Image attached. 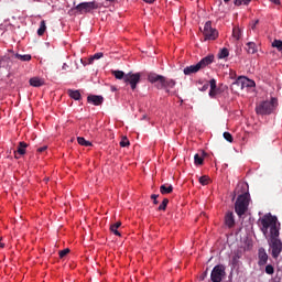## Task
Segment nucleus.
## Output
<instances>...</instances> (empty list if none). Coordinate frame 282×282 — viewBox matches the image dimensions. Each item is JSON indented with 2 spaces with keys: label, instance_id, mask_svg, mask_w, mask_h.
Segmentation results:
<instances>
[{
  "label": "nucleus",
  "instance_id": "1",
  "mask_svg": "<svg viewBox=\"0 0 282 282\" xmlns=\"http://www.w3.org/2000/svg\"><path fill=\"white\" fill-rule=\"evenodd\" d=\"M258 224H261L260 229L264 237L268 235V229L270 228L269 246L271 248V254L273 259H279V256L282 252V242L281 239H279L281 230V223H279V218L269 213L265 214L263 218H260Z\"/></svg>",
  "mask_w": 282,
  "mask_h": 282
},
{
  "label": "nucleus",
  "instance_id": "2",
  "mask_svg": "<svg viewBox=\"0 0 282 282\" xmlns=\"http://www.w3.org/2000/svg\"><path fill=\"white\" fill-rule=\"evenodd\" d=\"M235 194L238 198L235 203V212L238 217H243L248 212V206H250V193H248V184L239 183L235 189Z\"/></svg>",
  "mask_w": 282,
  "mask_h": 282
},
{
  "label": "nucleus",
  "instance_id": "3",
  "mask_svg": "<svg viewBox=\"0 0 282 282\" xmlns=\"http://www.w3.org/2000/svg\"><path fill=\"white\" fill-rule=\"evenodd\" d=\"M276 107H279V99L272 97L270 100H263L257 104L256 113L258 116H270L276 111Z\"/></svg>",
  "mask_w": 282,
  "mask_h": 282
},
{
  "label": "nucleus",
  "instance_id": "4",
  "mask_svg": "<svg viewBox=\"0 0 282 282\" xmlns=\"http://www.w3.org/2000/svg\"><path fill=\"white\" fill-rule=\"evenodd\" d=\"M212 63H215V55H207L206 57L202 58L197 64L186 66L183 69V73L185 76H191V74H197L200 69H205V67H208V65H212Z\"/></svg>",
  "mask_w": 282,
  "mask_h": 282
},
{
  "label": "nucleus",
  "instance_id": "5",
  "mask_svg": "<svg viewBox=\"0 0 282 282\" xmlns=\"http://www.w3.org/2000/svg\"><path fill=\"white\" fill-rule=\"evenodd\" d=\"M203 36H205V41H216L219 37V31L213 28V22L207 21L204 25Z\"/></svg>",
  "mask_w": 282,
  "mask_h": 282
},
{
  "label": "nucleus",
  "instance_id": "6",
  "mask_svg": "<svg viewBox=\"0 0 282 282\" xmlns=\"http://www.w3.org/2000/svg\"><path fill=\"white\" fill-rule=\"evenodd\" d=\"M141 78H142V74L140 73H128L126 74L123 83H126V85H130V88L132 89V91H135V89H138V85Z\"/></svg>",
  "mask_w": 282,
  "mask_h": 282
},
{
  "label": "nucleus",
  "instance_id": "7",
  "mask_svg": "<svg viewBox=\"0 0 282 282\" xmlns=\"http://www.w3.org/2000/svg\"><path fill=\"white\" fill-rule=\"evenodd\" d=\"M75 10L78 12V14H87L93 10H98V4L96 1L82 2L75 7Z\"/></svg>",
  "mask_w": 282,
  "mask_h": 282
},
{
  "label": "nucleus",
  "instance_id": "8",
  "mask_svg": "<svg viewBox=\"0 0 282 282\" xmlns=\"http://www.w3.org/2000/svg\"><path fill=\"white\" fill-rule=\"evenodd\" d=\"M224 276H226V267L224 264H217L214 267L210 279L213 282H220L223 281Z\"/></svg>",
  "mask_w": 282,
  "mask_h": 282
},
{
  "label": "nucleus",
  "instance_id": "9",
  "mask_svg": "<svg viewBox=\"0 0 282 282\" xmlns=\"http://www.w3.org/2000/svg\"><path fill=\"white\" fill-rule=\"evenodd\" d=\"M148 80H149V83L154 85V87H156V89H164V80H165L164 76L158 75L156 73H150L148 75Z\"/></svg>",
  "mask_w": 282,
  "mask_h": 282
},
{
  "label": "nucleus",
  "instance_id": "10",
  "mask_svg": "<svg viewBox=\"0 0 282 282\" xmlns=\"http://www.w3.org/2000/svg\"><path fill=\"white\" fill-rule=\"evenodd\" d=\"M246 87V78L239 77L236 82L231 84V90L232 91H243Z\"/></svg>",
  "mask_w": 282,
  "mask_h": 282
},
{
  "label": "nucleus",
  "instance_id": "11",
  "mask_svg": "<svg viewBox=\"0 0 282 282\" xmlns=\"http://www.w3.org/2000/svg\"><path fill=\"white\" fill-rule=\"evenodd\" d=\"M87 101L95 107H100L105 102V98L100 95H90L87 97Z\"/></svg>",
  "mask_w": 282,
  "mask_h": 282
},
{
  "label": "nucleus",
  "instance_id": "12",
  "mask_svg": "<svg viewBox=\"0 0 282 282\" xmlns=\"http://www.w3.org/2000/svg\"><path fill=\"white\" fill-rule=\"evenodd\" d=\"M225 225L228 228L235 227V214L232 212H227L225 215Z\"/></svg>",
  "mask_w": 282,
  "mask_h": 282
},
{
  "label": "nucleus",
  "instance_id": "13",
  "mask_svg": "<svg viewBox=\"0 0 282 282\" xmlns=\"http://www.w3.org/2000/svg\"><path fill=\"white\" fill-rule=\"evenodd\" d=\"M259 265H265L268 263V253L264 248H260L258 251Z\"/></svg>",
  "mask_w": 282,
  "mask_h": 282
},
{
  "label": "nucleus",
  "instance_id": "14",
  "mask_svg": "<svg viewBox=\"0 0 282 282\" xmlns=\"http://www.w3.org/2000/svg\"><path fill=\"white\" fill-rule=\"evenodd\" d=\"M26 147H28V143H25V142H23V141L19 142L18 149H17V151H14V158H15L17 160H19V155H25V153H26V151H25Z\"/></svg>",
  "mask_w": 282,
  "mask_h": 282
},
{
  "label": "nucleus",
  "instance_id": "15",
  "mask_svg": "<svg viewBox=\"0 0 282 282\" xmlns=\"http://www.w3.org/2000/svg\"><path fill=\"white\" fill-rule=\"evenodd\" d=\"M29 83H30L31 87H43V85H45V80H43L40 77H32L29 80Z\"/></svg>",
  "mask_w": 282,
  "mask_h": 282
},
{
  "label": "nucleus",
  "instance_id": "16",
  "mask_svg": "<svg viewBox=\"0 0 282 282\" xmlns=\"http://www.w3.org/2000/svg\"><path fill=\"white\" fill-rule=\"evenodd\" d=\"M104 54L102 53H96L93 56H90L88 58V63L87 62H83V59H80V62L83 63V65H91L94 63V61H99V58H102Z\"/></svg>",
  "mask_w": 282,
  "mask_h": 282
},
{
  "label": "nucleus",
  "instance_id": "17",
  "mask_svg": "<svg viewBox=\"0 0 282 282\" xmlns=\"http://www.w3.org/2000/svg\"><path fill=\"white\" fill-rule=\"evenodd\" d=\"M160 193L162 195H170V193H173V185H169V184L161 185Z\"/></svg>",
  "mask_w": 282,
  "mask_h": 282
},
{
  "label": "nucleus",
  "instance_id": "18",
  "mask_svg": "<svg viewBox=\"0 0 282 282\" xmlns=\"http://www.w3.org/2000/svg\"><path fill=\"white\" fill-rule=\"evenodd\" d=\"M246 51L249 54H257V52H258L257 44L254 42H248Z\"/></svg>",
  "mask_w": 282,
  "mask_h": 282
},
{
  "label": "nucleus",
  "instance_id": "19",
  "mask_svg": "<svg viewBox=\"0 0 282 282\" xmlns=\"http://www.w3.org/2000/svg\"><path fill=\"white\" fill-rule=\"evenodd\" d=\"M175 85H176L175 79H169L165 77L163 89H173V87H175Z\"/></svg>",
  "mask_w": 282,
  "mask_h": 282
},
{
  "label": "nucleus",
  "instance_id": "20",
  "mask_svg": "<svg viewBox=\"0 0 282 282\" xmlns=\"http://www.w3.org/2000/svg\"><path fill=\"white\" fill-rule=\"evenodd\" d=\"M120 226H122V223H120V221H117L110 226V231L113 232V235H116L117 237H120V231H118Z\"/></svg>",
  "mask_w": 282,
  "mask_h": 282
},
{
  "label": "nucleus",
  "instance_id": "21",
  "mask_svg": "<svg viewBox=\"0 0 282 282\" xmlns=\"http://www.w3.org/2000/svg\"><path fill=\"white\" fill-rule=\"evenodd\" d=\"M112 75L115 76V78H117V80H124V78L127 77V74H124V72L122 70H112Z\"/></svg>",
  "mask_w": 282,
  "mask_h": 282
},
{
  "label": "nucleus",
  "instance_id": "22",
  "mask_svg": "<svg viewBox=\"0 0 282 282\" xmlns=\"http://www.w3.org/2000/svg\"><path fill=\"white\" fill-rule=\"evenodd\" d=\"M45 30H47V26H46V24H45V20H42V21L40 22V28H39V30H37V35H39V36H43V35L45 34Z\"/></svg>",
  "mask_w": 282,
  "mask_h": 282
},
{
  "label": "nucleus",
  "instance_id": "23",
  "mask_svg": "<svg viewBox=\"0 0 282 282\" xmlns=\"http://www.w3.org/2000/svg\"><path fill=\"white\" fill-rule=\"evenodd\" d=\"M15 58H18L19 61H22V62H28V61H32V55H30V54H26V55L15 54Z\"/></svg>",
  "mask_w": 282,
  "mask_h": 282
},
{
  "label": "nucleus",
  "instance_id": "24",
  "mask_svg": "<svg viewBox=\"0 0 282 282\" xmlns=\"http://www.w3.org/2000/svg\"><path fill=\"white\" fill-rule=\"evenodd\" d=\"M228 56H230L228 48H221L218 53V58H228Z\"/></svg>",
  "mask_w": 282,
  "mask_h": 282
},
{
  "label": "nucleus",
  "instance_id": "25",
  "mask_svg": "<svg viewBox=\"0 0 282 282\" xmlns=\"http://www.w3.org/2000/svg\"><path fill=\"white\" fill-rule=\"evenodd\" d=\"M69 96L73 100H80V91L78 90H68Z\"/></svg>",
  "mask_w": 282,
  "mask_h": 282
},
{
  "label": "nucleus",
  "instance_id": "26",
  "mask_svg": "<svg viewBox=\"0 0 282 282\" xmlns=\"http://www.w3.org/2000/svg\"><path fill=\"white\" fill-rule=\"evenodd\" d=\"M77 142H78V144H80L82 147H91V142L85 140V138H83V137H78V138H77Z\"/></svg>",
  "mask_w": 282,
  "mask_h": 282
},
{
  "label": "nucleus",
  "instance_id": "27",
  "mask_svg": "<svg viewBox=\"0 0 282 282\" xmlns=\"http://www.w3.org/2000/svg\"><path fill=\"white\" fill-rule=\"evenodd\" d=\"M232 36H234V39H236V41H239V39H241V29L234 28Z\"/></svg>",
  "mask_w": 282,
  "mask_h": 282
},
{
  "label": "nucleus",
  "instance_id": "28",
  "mask_svg": "<svg viewBox=\"0 0 282 282\" xmlns=\"http://www.w3.org/2000/svg\"><path fill=\"white\" fill-rule=\"evenodd\" d=\"M198 182L199 184H202V186H208V182H210V177H208L207 175L200 176Z\"/></svg>",
  "mask_w": 282,
  "mask_h": 282
},
{
  "label": "nucleus",
  "instance_id": "29",
  "mask_svg": "<svg viewBox=\"0 0 282 282\" xmlns=\"http://www.w3.org/2000/svg\"><path fill=\"white\" fill-rule=\"evenodd\" d=\"M194 164L197 166L204 164V158H202L199 154L194 155Z\"/></svg>",
  "mask_w": 282,
  "mask_h": 282
},
{
  "label": "nucleus",
  "instance_id": "30",
  "mask_svg": "<svg viewBox=\"0 0 282 282\" xmlns=\"http://www.w3.org/2000/svg\"><path fill=\"white\" fill-rule=\"evenodd\" d=\"M272 47H276L278 52H282V41L281 40H274L272 42Z\"/></svg>",
  "mask_w": 282,
  "mask_h": 282
},
{
  "label": "nucleus",
  "instance_id": "31",
  "mask_svg": "<svg viewBox=\"0 0 282 282\" xmlns=\"http://www.w3.org/2000/svg\"><path fill=\"white\" fill-rule=\"evenodd\" d=\"M250 1H252V0H235L234 4L235 6H249Z\"/></svg>",
  "mask_w": 282,
  "mask_h": 282
},
{
  "label": "nucleus",
  "instance_id": "32",
  "mask_svg": "<svg viewBox=\"0 0 282 282\" xmlns=\"http://www.w3.org/2000/svg\"><path fill=\"white\" fill-rule=\"evenodd\" d=\"M166 206H169V198L163 199V202L160 204L158 210H166Z\"/></svg>",
  "mask_w": 282,
  "mask_h": 282
},
{
  "label": "nucleus",
  "instance_id": "33",
  "mask_svg": "<svg viewBox=\"0 0 282 282\" xmlns=\"http://www.w3.org/2000/svg\"><path fill=\"white\" fill-rule=\"evenodd\" d=\"M69 254V248L63 249L59 251V259H64V257H67Z\"/></svg>",
  "mask_w": 282,
  "mask_h": 282
},
{
  "label": "nucleus",
  "instance_id": "34",
  "mask_svg": "<svg viewBox=\"0 0 282 282\" xmlns=\"http://www.w3.org/2000/svg\"><path fill=\"white\" fill-rule=\"evenodd\" d=\"M267 274H274V267L272 264H268L265 267Z\"/></svg>",
  "mask_w": 282,
  "mask_h": 282
},
{
  "label": "nucleus",
  "instance_id": "35",
  "mask_svg": "<svg viewBox=\"0 0 282 282\" xmlns=\"http://www.w3.org/2000/svg\"><path fill=\"white\" fill-rule=\"evenodd\" d=\"M209 87L210 89L217 90V80L215 78L209 80Z\"/></svg>",
  "mask_w": 282,
  "mask_h": 282
},
{
  "label": "nucleus",
  "instance_id": "36",
  "mask_svg": "<svg viewBox=\"0 0 282 282\" xmlns=\"http://www.w3.org/2000/svg\"><path fill=\"white\" fill-rule=\"evenodd\" d=\"M224 138L227 140V142H232V134L230 132H224Z\"/></svg>",
  "mask_w": 282,
  "mask_h": 282
},
{
  "label": "nucleus",
  "instance_id": "37",
  "mask_svg": "<svg viewBox=\"0 0 282 282\" xmlns=\"http://www.w3.org/2000/svg\"><path fill=\"white\" fill-rule=\"evenodd\" d=\"M129 139L127 138H123L121 141H120V147L124 148V147H129Z\"/></svg>",
  "mask_w": 282,
  "mask_h": 282
},
{
  "label": "nucleus",
  "instance_id": "38",
  "mask_svg": "<svg viewBox=\"0 0 282 282\" xmlns=\"http://www.w3.org/2000/svg\"><path fill=\"white\" fill-rule=\"evenodd\" d=\"M159 197H160V195H158V194H152L151 195V199H153V204H155V205L160 204V202H158Z\"/></svg>",
  "mask_w": 282,
  "mask_h": 282
},
{
  "label": "nucleus",
  "instance_id": "39",
  "mask_svg": "<svg viewBox=\"0 0 282 282\" xmlns=\"http://www.w3.org/2000/svg\"><path fill=\"white\" fill-rule=\"evenodd\" d=\"M215 96H217V90L210 89V90H209V97H210V98H215Z\"/></svg>",
  "mask_w": 282,
  "mask_h": 282
},
{
  "label": "nucleus",
  "instance_id": "40",
  "mask_svg": "<svg viewBox=\"0 0 282 282\" xmlns=\"http://www.w3.org/2000/svg\"><path fill=\"white\" fill-rule=\"evenodd\" d=\"M44 151H47V147L44 145V147H41L37 149V153H44Z\"/></svg>",
  "mask_w": 282,
  "mask_h": 282
},
{
  "label": "nucleus",
  "instance_id": "41",
  "mask_svg": "<svg viewBox=\"0 0 282 282\" xmlns=\"http://www.w3.org/2000/svg\"><path fill=\"white\" fill-rule=\"evenodd\" d=\"M208 87H210V85L207 83L205 85H203V87L200 88L202 91H207Z\"/></svg>",
  "mask_w": 282,
  "mask_h": 282
},
{
  "label": "nucleus",
  "instance_id": "42",
  "mask_svg": "<svg viewBox=\"0 0 282 282\" xmlns=\"http://www.w3.org/2000/svg\"><path fill=\"white\" fill-rule=\"evenodd\" d=\"M144 3H149L150 6L155 3L158 0H142Z\"/></svg>",
  "mask_w": 282,
  "mask_h": 282
},
{
  "label": "nucleus",
  "instance_id": "43",
  "mask_svg": "<svg viewBox=\"0 0 282 282\" xmlns=\"http://www.w3.org/2000/svg\"><path fill=\"white\" fill-rule=\"evenodd\" d=\"M274 6H281V0H270Z\"/></svg>",
  "mask_w": 282,
  "mask_h": 282
},
{
  "label": "nucleus",
  "instance_id": "44",
  "mask_svg": "<svg viewBox=\"0 0 282 282\" xmlns=\"http://www.w3.org/2000/svg\"><path fill=\"white\" fill-rule=\"evenodd\" d=\"M68 67L69 66L67 65V63H64L63 66H62V69L67 70Z\"/></svg>",
  "mask_w": 282,
  "mask_h": 282
},
{
  "label": "nucleus",
  "instance_id": "45",
  "mask_svg": "<svg viewBox=\"0 0 282 282\" xmlns=\"http://www.w3.org/2000/svg\"><path fill=\"white\" fill-rule=\"evenodd\" d=\"M259 24V20H257L252 26V30H254V28H257V25Z\"/></svg>",
  "mask_w": 282,
  "mask_h": 282
},
{
  "label": "nucleus",
  "instance_id": "46",
  "mask_svg": "<svg viewBox=\"0 0 282 282\" xmlns=\"http://www.w3.org/2000/svg\"><path fill=\"white\" fill-rule=\"evenodd\" d=\"M0 248H6V243L0 242Z\"/></svg>",
  "mask_w": 282,
  "mask_h": 282
},
{
  "label": "nucleus",
  "instance_id": "47",
  "mask_svg": "<svg viewBox=\"0 0 282 282\" xmlns=\"http://www.w3.org/2000/svg\"><path fill=\"white\" fill-rule=\"evenodd\" d=\"M106 1H109L110 3H113V1H116V0H106Z\"/></svg>",
  "mask_w": 282,
  "mask_h": 282
},
{
  "label": "nucleus",
  "instance_id": "48",
  "mask_svg": "<svg viewBox=\"0 0 282 282\" xmlns=\"http://www.w3.org/2000/svg\"><path fill=\"white\" fill-rule=\"evenodd\" d=\"M230 0H224L225 3H229Z\"/></svg>",
  "mask_w": 282,
  "mask_h": 282
},
{
  "label": "nucleus",
  "instance_id": "49",
  "mask_svg": "<svg viewBox=\"0 0 282 282\" xmlns=\"http://www.w3.org/2000/svg\"><path fill=\"white\" fill-rule=\"evenodd\" d=\"M0 67H1V59H0Z\"/></svg>",
  "mask_w": 282,
  "mask_h": 282
},
{
  "label": "nucleus",
  "instance_id": "50",
  "mask_svg": "<svg viewBox=\"0 0 282 282\" xmlns=\"http://www.w3.org/2000/svg\"><path fill=\"white\" fill-rule=\"evenodd\" d=\"M35 1H41V0H35Z\"/></svg>",
  "mask_w": 282,
  "mask_h": 282
}]
</instances>
